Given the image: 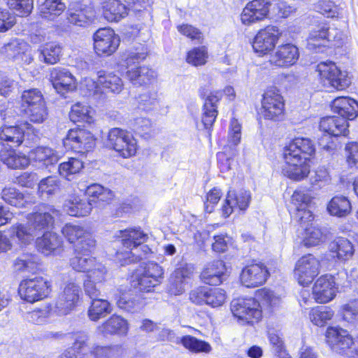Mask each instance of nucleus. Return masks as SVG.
<instances>
[{
	"instance_id": "nucleus-1",
	"label": "nucleus",
	"mask_w": 358,
	"mask_h": 358,
	"mask_svg": "<svg viewBox=\"0 0 358 358\" xmlns=\"http://www.w3.org/2000/svg\"><path fill=\"white\" fill-rule=\"evenodd\" d=\"M315 152V145L308 138L296 137L290 141L283 148L282 175L294 181L306 178L310 171V159Z\"/></svg>"
},
{
	"instance_id": "nucleus-2",
	"label": "nucleus",
	"mask_w": 358,
	"mask_h": 358,
	"mask_svg": "<svg viewBox=\"0 0 358 358\" xmlns=\"http://www.w3.org/2000/svg\"><path fill=\"white\" fill-rule=\"evenodd\" d=\"M280 303L278 296L264 288L257 291L254 299H234L231 303V310L240 324H253L261 320L263 311L270 313Z\"/></svg>"
},
{
	"instance_id": "nucleus-3",
	"label": "nucleus",
	"mask_w": 358,
	"mask_h": 358,
	"mask_svg": "<svg viewBox=\"0 0 358 358\" xmlns=\"http://www.w3.org/2000/svg\"><path fill=\"white\" fill-rule=\"evenodd\" d=\"M148 55V48L138 44L127 52L124 59L118 64V71L134 86L148 85L156 78V73L146 66H138Z\"/></svg>"
},
{
	"instance_id": "nucleus-4",
	"label": "nucleus",
	"mask_w": 358,
	"mask_h": 358,
	"mask_svg": "<svg viewBox=\"0 0 358 358\" xmlns=\"http://www.w3.org/2000/svg\"><path fill=\"white\" fill-rule=\"evenodd\" d=\"M57 212L55 209L42 206L37 211L27 215L26 224L19 223L10 229L13 236L22 244H29L34 238L45 230L49 229L53 224L54 216Z\"/></svg>"
},
{
	"instance_id": "nucleus-5",
	"label": "nucleus",
	"mask_w": 358,
	"mask_h": 358,
	"mask_svg": "<svg viewBox=\"0 0 358 358\" xmlns=\"http://www.w3.org/2000/svg\"><path fill=\"white\" fill-rule=\"evenodd\" d=\"M116 236L120 238L123 247L122 250L116 253V258L122 266L143 258L138 248L147 241L146 234L140 229H127L119 231Z\"/></svg>"
},
{
	"instance_id": "nucleus-6",
	"label": "nucleus",
	"mask_w": 358,
	"mask_h": 358,
	"mask_svg": "<svg viewBox=\"0 0 358 358\" xmlns=\"http://www.w3.org/2000/svg\"><path fill=\"white\" fill-rule=\"evenodd\" d=\"M82 85L89 92L99 99L103 98L108 93L119 94L124 87L122 78L113 72L100 71L98 72L97 80L85 78Z\"/></svg>"
},
{
	"instance_id": "nucleus-7",
	"label": "nucleus",
	"mask_w": 358,
	"mask_h": 358,
	"mask_svg": "<svg viewBox=\"0 0 358 358\" xmlns=\"http://www.w3.org/2000/svg\"><path fill=\"white\" fill-rule=\"evenodd\" d=\"M127 6L120 0H103L101 9L103 18L110 22H117L128 15L129 10L140 12L149 5L148 0H124Z\"/></svg>"
},
{
	"instance_id": "nucleus-8",
	"label": "nucleus",
	"mask_w": 358,
	"mask_h": 358,
	"mask_svg": "<svg viewBox=\"0 0 358 358\" xmlns=\"http://www.w3.org/2000/svg\"><path fill=\"white\" fill-rule=\"evenodd\" d=\"M164 273L163 268L158 264L148 262L132 275L131 285L141 292H150L162 282Z\"/></svg>"
},
{
	"instance_id": "nucleus-9",
	"label": "nucleus",
	"mask_w": 358,
	"mask_h": 358,
	"mask_svg": "<svg viewBox=\"0 0 358 358\" xmlns=\"http://www.w3.org/2000/svg\"><path fill=\"white\" fill-rule=\"evenodd\" d=\"M82 289L76 274L73 273L69 279L64 284L62 292L59 294L55 303L57 315H66L71 313L78 306Z\"/></svg>"
},
{
	"instance_id": "nucleus-10",
	"label": "nucleus",
	"mask_w": 358,
	"mask_h": 358,
	"mask_svg": "<svg viewBox=\"0 0 358 358\" xmlns=\"http://www.w3.org/2000/svg\"><path fill=\"white\" fill-rule=\"evenodd\" d=\"M107 144L123 158L135 156L139 148L138 141L132 134L117 127L109 130Z\"/></svg>"
},
{
	"instance_id": "nucleus-11",
	"label": "nucleus",
	"mask_w": 358,
	"mask_h": 358,
	"mask_svg": "<svg viewBox=\"0 0 358 358\" xmlns=\"http://www.w3.org/2000/svg\"><path fill=\"white\" fill-rule=\"evenodd\" d=\"M51 291V282L41 276L22 280L18 288V294L21 299L30 303L47 298Z\"/></svg>"
},
{
	"instance_id": "nucleus-12",
	"label": "nucleus",
	"mask_w": 358,
	"mask_h": 358,
	"mask_svg": "<svg viewBox=\"0 0 358 358\" xmlns=\"http://www.w3.org/2000/svg\"><path fill=\"white\" fill-rule=\"evenodd\" d=\"M316 71L324 85L342 90L351 84V77L348 72L341 70L334 62H320L317 64Z\"/></svg>"
},
{
	"instance_id": "nucleus-13",
	"label": "nucleus",
	"mask_w": 358,
	"mask_h": 358,
	"mask_svg": "<svg viewBox=\"0 0 358 358\" xmlns=\"http://www.w3.org/2000/svg\"><path fill=\"white\" fill-rule=\"evenodd\" d=\"M285 101L280 91L275 87L268 89L264 94L259 111L260 118L274 122L283 119Z\"/></svg>"
},
{
	"instance_id": "nucleus-14",
	"label": "nucleus",
	"mask_w": 358,
	"mask_h": 358,
	"mask_svg": "<svg viewBox=\"0 0 358 358\" xmlns=\"http://www.w3.org/2000/svg\"><path fill=\"white\" fill-rule=\"evenodd\" d=\"M241 139V124L237 120L233 119L231 120L229 128L228 143L224 146L223 151L217 155L218 166L221 172L224 173L231 170L234 162L233 157L236 155L235 147L240 143Z\"/></svg>"
},
{
	"instance_id": "nucleus-15",
	"label": "nucleus",
	"mask_w": 358,
	"mask_h": 358,
	"mask_svg": "<svg viewBox=\"0 0 358 358\" xmlns=\"http://www.w3.org/2000/svg\"><path fill=\"white\" fill-rule=\"evenodd\" d=\"M282 31L275 25L259 29L252 41L254 52L260 57L271 55L282 36Z\"/></svg>"
},
{
	"instance_id": "nucleus-16",
	"label": "nucleus",
	"mask_w": 358,
	"mask_h": 358,
	"mask_svg": "<svg viewBox=\"0 0 358 358\" xmlns=\"http://www.w3.org/2000/svg\"><path fill=\"white\" fill-rule=\"evenodd\" d=\"M62 232L68 241L75 243V253L80 254L94 250L96 241L92 234L83 227L66 224L63 227Z\"/></svg>"
},
{
	"instance_id": "nucleus-17",
	"label": "nucleus",
	"mask_w": 358,
	"mask_h": 358,
	"mask_svg": "<svg viewBox=\"0 0 358 358\" xmlns=\"http://www.w3.org/2000/svg\"><path fill=\"white\" fill-rule=\"evenodd\" d=\"M320 259L311 254L300 257L296 262L293 274L298 283L303 287L308 286L320 272Z\"/></svg>"
},
{
	"instance_id": "nucleus-18",
	"label": "nucleus",
	"mask_w": 358,
	"mask_h": 358,
	"mask_svg": "<svg viewBox=\"0 0 358 358\" xmlns=\"http://www.w3.org/2000/svg\"><path fill=\"white\" fill-rule=\"evenodd\" d=\"M93 48L99 57L114 54L120 44V38L111 28H100L93 34Z\"/></svg>"
},
{
	"instance_id": "nucleus-19",
	"label": "nucleus",
	"mask_w": 358,
	"mask_h": 358,
	"mask_svg": "<svg viewBox=\"0 0 358 358\" xmlns=\"http://www.w3.org/2000/svg\"><path fill=\"white\" fill-rule=\"evenodd\" d=\"M325 341L331 349L341 355L346 354L352 345H357L348 330L339 326H329L325 331Z\"/></svg>"
},
{
	"instance_id": "nucleus-20",
	"label": "nucleus",
	"mask_w": 358,
	"mask_h": 358,
	"mask_svg": "<svg viewBox=\"0 0 358 358\" xmlns=\"http://www.w3.org/2000/svg\"><path fill=\"white\" fill-rule=\"evenodd\" d=\"M63 144L66 149L76 152L85 154L94 148L95 138L89 131L83 129H73L69 131Z\"/></svg>"
},
{
	"instance_id": "nucleus-21",
	"label": "nucleus",
	"mask_w": 358,
	"mask_h": 358,
	"mask_svg": "<svg viewBox=\"0 0 358 358\" xmlns=\"http://www.w3.org/2000/svg\"><path fill=\"white\" fill-rule=\"evenodd\" d=\"M96 19V13L93 6L79 1H71L69 4L66 20L70 24L80 27H87Z\"/></svg>"
},
{
	"instance_id": "nucleus-22",
	"label": "nucleus",
	"mask_w": 358,
	"mask_h": 358,
	"mask_svg": "<svg viewBox=\"0 0 358 358\" xmlns=\"http://www.w3.org/2000/svg\"><path fill=\"white\" fill-rule=\"evenodd\" d=\"M271 2L268 0H252L248 3L241 14V21L246 26L262 21L268 15Z\"/></svg>"
},
{
	"instance_id": "nucleus-23",
	"label": "nucleus",
	"mask_w": 358,
	"mask_h": 358,
	"mask_svg": "<svg viewBox=\"0 0 358 358\" xmlns=\"http://www.w3.org/2000/svg\"><path fill=\"white\" fill-rule=\"evenodd\" d=\"M338 292V287L332 275H324L315 282L313 288V297L317 303H327L332 301Z\"/></svg>"
},
{
	"instance_id": "nucleus-24",
	"label": "nucleus",
	"mask_w": 358,
	"mask_h": 358,
	"mask_svg": "<svg viewBox=\"0 0 358 358\" xmlns=\"http://www.w3.org/2000/svg\"><path fill=\"white\" fill-rule=\"evenodd\" d=\"M311 196L303 190H295L291 197V208L299 223L313 222L314 216L308 209Z\"/></svg>"
},
{
	"instance_id": "nucleus-25",
	"label": "nucleus",
	"mask_w": 358,
	"mask_h": 358,
	"mask_svg": "<svg viewBox=\"0 0 358 358\" xmlns=\"http://www.w3.org/2000/svg\"><path fill=\"white\" fill-rule=\"evenodd\" d=\"M299 57L298 48L292 43L278 45L271 54L269 62L275 66L288 68L294 65Z\"/></svg>"
},
{
	"instance_id": "nucleus-26",
	"label": "nucleus",
	"mask_w": 358,
	"mask_h": 358,
	"mask_svg": "<svg viewBox=\"0 0 358 358\" xmlns=\"http://www.w3.org/2000/svg\"><path fill=\"white\" fill-rule=\"evenodd\" d=\"M251 194L249 191L241 189L237 192L229 191L222 206V217L227 218L236 210H245L250 203Z\"/></svg>"
},
{
	"instance_id": "nucleus-27",
	"label": "nucleus",
	"mask_w": 358,
	"mask_h": 358,
	"mask_svg": "<svg viewBox=\"0 0 358 358\" xmlns=\"http://www.w3.org/2000/svg\"><path fill=\"white\" fill-rule=\"evenodd\" d=\"M268 276V271L262 263L251 264L245 266L241 273V282L247 287L263 285Z\"/></svg>"
},
{
	"instance_id": "nucleus-28",
	"label": "nucleus",
	"mask_w": 358,
	"mask_h": 358,
	"mask_svg": "<svg viewBox=\"0 0 358 358\" xmlns=\"http://www.w3.org/2000/svg\"><path fill=\"white\" fill-rule=\"evenodd\" d=\"M50 80L55 90L61 94L73 92L77 87L76 78L66 69H52L50 71Z\"/></svg>"
},
{
	"instance_id": "nucleus-29",
	"label": "nucleus",
	"mask_w": 358,
	"mask_h": 358,
	"mask_svg": "<svg viewBox=\"0 0 358 358\" xmlns=\"http://www.w3.org/2000/svg\"><path fill=\"white\" fill-rule=\"evenodd\" d=\"M194 266L192 264H184L176 268L170 278L169 292L173 295H180L185 291V285L187 279L193 274Z\"/></svg>"
},
{
	"instance_id": "nucleus-30",
	"label": "nucleus",
	"mask_w": 358,
	"mask_h": 358,
	"mask_svg": "<svg viewBox=\"0 0 358 358\" xmlns=\"http://www.w3.org/2000/svg\"><path fill=\"white\" fill-rule=\"evenodd\" d=\"M128 321L118 315H113L97 327V332L104 336L117 335L124 336L129 331Z\"/></svg>"
},
{
	"instance_id": "nucleus-31",
	"label": "nucleus",
	"mask_w": 358,
	"mask_h": 358,
	"mask_svg": "<svg viewBox=\"0 0 358 358\" xmlns=\"http://www.w3.org/2000/svg\"><path fill=\"white\" fill-rule=\"evenodd\" d=\"M226 271L222 261L215 260L205 265L201 273V279L206 284L217 285L222 282Z\"/></svg>"
},
{
	"instance_id": "nucleus-32",
	"label": "nucleus",
	"mask_w": 358,
	"mask_h": 358,
	"mask_svg": "<svg viewBox=\"0 0 358 358\" xmlns=\"http://www.w3.org/2000/svg\"><path fill=\"white\" fill-rule=\"evenodd\" d=\"M329 27L327 24H320L313 29L309 34L308 38V46L310 49H314L320 46H324L326 43L331 41H339L341 35L332 36L329 31Z\"/></svg>"
},
{
	"instance_id": "nucleus-33",
	"label": "nucleus",
	"mask_w": 358,
	"mask_h": 358,
	"mask_svg": "<svg viewBox=\"0 0 358 358\" xmlns=\"http://www.w3.org/2000/svg\"><path fill=\"white\" fill-rule=\"evenodd\" d=\"M222 96L220 91H214L210 93L203 104L202 122L206 129L212 127L217 115V103Z\"/></svg>"
},
{
	"instance_id": "nucleus-34",
	"label": "nucleus",
	"mask_w": 358,
	"mask_h": 358,
	"mask_svg": "<svg viewBox=\"0 0 358 358\" xmlns=\"http://www.w3.org/2000/svg\"><path fill=\"white\" fill-rule=\"evenodd\" d=\"M320 129L331 136H346L348 133V121L339 116H329L321 119Z\"/></svg>"
},
{
	"instance_id": "nucleus-35",
	"label": "nucleus",
	"mask_w": 358,
	"mask_h": 358,
	"mask_svg": "<svg viewBox=\"0 0 358 358\" xmlns=\"http://www.w3.org/2000/svg\"><path fill=\"white\" fill-rule=\"evenodd\" d=\"M331 108L334 113L346 120H353L358 115V103L350 97L341 96L335 99Z\"/></svg>"
},
{
	"instance_id": "nucleus-36",
	"label": "nucleus",
	"mask_w": 358,
	"mask_h": 358,
	"mask_svg": "<svg viewBox=\"0 0 358 358\" xmlns=\"http://www.w3.org/2000/svg\"><path fill=\"white\" fill-rule=\"evenodd\" d=\"M29 158L41 167H48L56 164L60 156L52 148L48 146H38L29 152Z\"/></svg>"
},
{
	"instance_id": "nucleus-37",
	"label": "nucleus",
	"mask_w": 358,
	"mask_h": 358,
	"mask_svg": "<svg viewBox=\"0 0 358 358\" xmlns=\"http://www.w3.org/2000/svg\"><path fill=\"white\" fill-rule=\"evenodd\" d=\"M329 252L333 258L345 262L352 258L355 249L352 243L347 238H338L329 245Z\"/></svg>"
},
{
	"instance_id": "nucleus-38",
	"label": "nucleus",
	"mask_w": 358,
	"mask_h": 358,
	"mask_svg": "<svg viewBox=\"0 0 358 358\" xmlns=\"http://www.w3.org/2000/svg\"><path fill=\"white\" fill-rule=\"evenodd\" d=\"M1 161L10 169H24L30 162V158L21 152L13 149H3L0 152Z\"/></svg>"
},
{
	"instance_id": "nucleus-39",
	"label": "nucleus",
	"mask_w": 358,
	"mask_h": 358,
	"mask_svg": "<svg viewBox=\"0 0 358 358\" xmlns=\"http://www.w3.org/2000/svg\"><path fill=\"white\" fill-rule=\"evenodd\" d=\"M55 314H57L55 307L53 308L51 304L48 303L28 312L25 319L33 324L43 325L47 324Z\"/></svg>"
},
{
	"instance_id": "nucleus-40",
	"label": "nucleus",
	"mask_w": 358,
	"mask_h": 358,
	"mask_svg": "<svg viewBox=\"0 0 358 358\" xmlns=\"http://www.w3.org/2000/svg\"><path fill=\"white\" fill-rule=\"evenodd\" d=\"M92 208L90 201L73 196L64 204V210L71 216L83 217L88 215Z\"/></svg>"
},
{
	"instance_id": "nucleus-41",
	"label": "nucleus",
	"mask_w": 358,
	"mask_h": 358,
	"mask_svg": "<svg viewBox=\"0 0 358 358\" xmlns=\"http://www.w3.org/2000/svg\"><path fill=\"white\" fill-rule=\"evenodd\" d=\"M38 51L39 52V59L49 65L57 64L62 55V48L56 42H49L41 45Z\"/></svg>"
},
{
	"instance_id": "nucleus-42",
	"label": "nucleus",
	"mask_w": 358,
	"mask_h": 358,
	"mask_svg": "<svg viewBox=\"0 0 358 358\" xmlns=\"http://www.w3.org/2000/svg\"><path fill=\"white\" fill-rule=\"evenodd\" d=\"M95 111L87 104L78 102L71 106L69 117L73 122L92 124L94 121Z\"/></svg>"
},
{
	"instance_id": "nucleus-43",
	"label": "nucleus",
	"mask_w": 358,
	"mask_h": 358,
	"mask_svg": "<svg viewBox=\"0 0 358 358\" xmlns=\"http://www.w3.org/2000/svg\"><path fill=\"white\" fill-rule=\"evenodd\" d=\"M66 8L62 0H45L39 6V14L43 19L55 20Z\"/></svg>"
},
{
	"instance_id": "nucleus-44",
	"label": "nucleus",
	"mask_w": 358,
	"mask_h": 358,
	"mask_svg": "<svg viewBox=\"0 0 358 358\" xmlns=\"http://www.w3.org/2000/svg\"><path fill=\"white\" fill-rule=\"evenodd\" d=\"M62 243L61 238L57 234L48 231L37 239L36 246L41 252L45 255H49L59 249Z\"/></svg>"
},
{
	"instance_id": "nucleus-45",
	"label": "nucleus",
	"mask_w": 358,
	"mask_h": 358,
	"mask_svg": "<svg viewBox=\"0 0 358 358\" xmlns=\"http://www.w3.org/2000/svg\"><path fill=\"white\" fill-rule=\"evenodd\" d=\"M328 213L338 217H344L348 215L352 210L351 203L349 199L343 196L333 197L327 204Z\"/></svg>"
},
{
	"instance_id": "nucleus-46",
	"label": "nucleus",
	"mask_w": 358,
	"mask_h": 358,
	"mask_svg": "<svg viewBox=\"0 0 358 358\" xmlns=\"http://www.w3.org/2000/svg\"><path fill=\"white\" fill-rule=\"evenodd\" d=\"M303 229L302 241L305 246L313 247L320 245L324 241V235L320 229L314 226L312 222L308 223H299Z\"/></svg>"
},
{
	"instance_id": "nucleus-47",
	"label": "nucleus",
	"mask_w": 358,
	"mask_h": 358,
	"mask_svg": "<svg viewBox=\"0 0 358 358\" xmlns=\"http://www.w3.org/2000/svg\"><path fill=\"white\" fill-rule=\"evenodd\" d=\"M24 136V129L19 126L3 125L0 127V142L10 143L15 146L20 145Z\"/></svg>"
},
{
	"instance_id": "nucleus-48",
	"label": "nucleus",
	"mask_w": 358,
	"mask_h": 358,
	"mask_svg": "<svg viewBox=\"0 0 358 358\" xmlns=\"http://www.w3.org/2000/svg\"><path fill=\"white\" fill-rule=\"evenodd\" d=\"M111 312V305L107 300L94 299L88 308L87 316L90 320L96 322Z\"/></svg>"
},
{
	"instance_id": "nucleus-49",
	"label": "nucleus",
	"mask_w": 358,
	"mask_h": 358,
	"mask_svg": "<svg viewBox=\"0 0 358 358\" xmlns=\"http://www.w3.org/2000/svg\"><path fill=\"white\" fill-rule=\"evenodd\" d=\"M334 311L329 306H315L309 312V319L315 326L324 327L334 316Z\"/></svg>"
},
{
	"instance_id": "nucleus-50",
	"label": "nucleus",
	"mask_w": 358,
	"mask_h": 358,
	"mask_svg": "<svg viewBox=\"0 0 358 358\" xmlns=\"http://www.w3.org/2000/svg\"><path fill=\"white\" fill-rule=\"evenodd\" d=\"M117 305L120 309L133 313L143 309L145 303L142 299L136 295L124 293L117 299Z\"/></svg>"
},
{
	"instance_id": "nucleus-51",
	"label": "nucleus",
	"mask_w": 358,
	"mask_h": 358,
	"mask_svg": "<svg viewBox=\"0 0 358 358\" xmlns=\"http://www.w3.org/2000/svg\"><path fill=\"white\" fill-rule=\"evenodd\" d=\"M85 194L89 196L88 201H90L91 203L96 201L108 203L114 196L111 190L97 183L89 185L85 190Z\"/></svg>"
},
{
	"instance_id": "nucleus-52",
	"label": "nucleus",
	"mask_w": 358,
	"mask_h": 358,
	"mask_svg": "<svg viewBox=\"0 0 358 358\" xmlns=\"http://www.w3.org/2000/svg\"><path fill=\"white\" fill-rule=\"evenodd\" d=\"M83 167L84 165L82 160L71 157L66 162L59 164L58 171L60 176L68 180H71L74 176L79 173Z\"/></svg>"
},
{
	"instance_id": "nucleus-53",
	"label": "nucleus",
	"mask_w": 358,
	"mask_h": 358,
	"mask_svg": "<svg viewBox=\"0 0 358 358\" xmlns=\"http://www.w3.org/2000/svg\"><path fill=\"white\" fill-rule=\"evenodd\" d=\"M183 347L194 353H210L212 351L210 344L192 336H185L180 338Z\"/></svg>"
},
{
	"instance_id": "nucleus-54",
	"label": "nucleus",
	"mask_w": 358,
	"mask_h": 358,
	"mask_svg": "<svg viewBox=\"0 0 358 358\" xmlns=\"http://www.w3.org/2000/svg\"><path fill=\"white\" fill-rule=\"evenodd\" d=\"M92 252L87 251L80 254L76 253V257L70 259V265L72 268L78 272L87 273L96 262L94 257L90 255Z\"/></svg>"
},
{
	"instance_id": "nucleus-55",
	"label": "nucleus",
	"mask_w": 358,
	"mask_h": 358,
	"mask_svg": "<svg viewBox=\"0 0 358 358\" xmlns=\"http://www.w3.org/2000/svg\"><path fill=\"white\" fill-rule=\"evenodd\" d=\"M60 181L55 176L42 179L38 185V192L41 197H48L56 194L59 189Z\"/></svg>"
},
{
	"instance_id": "nucleus-56",
	"label": "nucleus",
	"mask_w": 358,
	"mask_h": 358,
	"mask_svg": "<svg viewBox=\"0 0 358 358\" xmlns=\"http://www.w3.org/2000/svg\"><path fill=\"white\" fill-rule=\"evenodd\" d=\"M13 266L16 271L33 273L38 269V258L32 255L24 254L15 259Z\"/></svg>"
},
{
	"instance_id": "nucleus-57",
	"label": "nucleus",
	"mask_w": 358,
	"mask_h": 358,
	"mask_svg": "<svg viewBox=\"0 0 358 358\" xmlns=\"http://www.w3.org/2000/svg\"><path fill=\"white\" fill-rule=\"evenodd\" d=\"M343 321L355 324L358 321V299H352L343 304L339 310Z\"/></svg>"
},
{
	"instance_id": "nucleus-58",
	"label": "nucleus",
	"mask_w": 358,
	"mask_h": 358,
	"mask_svg": "<svg viewBox=\"0 0 358 358\" xmlns=\"http://www.w3.org/2000/svg\"><path fill=\"white\" fill-rule=\"evenodd\" d=\"M138 107L145 111L156 110L159 107V99L156 91H148L141 94L138 98Z\"/></svg>"
},
{
	"instance_id": "nucleus-59",
	"label": "nucleus",
	"mask_w": 358,
	"mask_h": 358,
	"mask_svg": "<svg viewBox=\"0 0 358 358\" xmlns=\"http://www.w3.org/2000/svg\"><path fill=\"white\" fill-rule=\"evenodd\" d=\"M208 58V49L206 46L193 48L187 52L186 62L194 66H203Z\"/></svg>"
},
{
	"instance_id": "nucleus-60",
	"label": "nucleus",
	"mask_w": 358,
	"mask_h": 358,
	"mask_svg": "<svg viewBox=\"0 0 358 358\" xmlns=\"http://www.w3.org/2000/svg\"><path fill=\"white\" fill-rule=\"evenodd\" d=\"M2 199L11 206L24 207L27 203L24 196L13 187L5 188L2 191Z\"/></svg>"
},
{
	"instance_id": "nucleus-61",
	"label": "nucleus",
	"mask_w": 358,
	"mask_h": 358,
	"mask_svg": "<svg viewBox=\"0 0 358 358\" xmlns=\"http://www.w3.org/2000/svg\"><path fill=\"white\" fill-rule=\"evenodd\" d=\"M21 99L22 105L24 109L38 106V104L40 105V103L45 102L41 92L38 89L24 90L22 92Z\"/></svg>"
},
{
	"instance_id": "nucleus-62",
	"label": "nucleus",
	"mask_w": 358,
	"mask_h": 358,
	"mask_svg": "<svg viewBox=\"0 0 358 358\" xmlns=\"http://www.w3.org/2000/svg\"><path fill=\"white\" fill-rule=\"evenodd\" d=\"M27 48V43L23 41L13 39L1 48V52L8 58L17 59L22 50Z\"/></svg>"
},
{
	"instance_id": "nucleus-63",
	"label": "nucleus",
	"mask_w": 358,
	"mask_h": 358,
	"mask_svg": "<svg viewBox=\"0 0 358 358\" xmlns=\"http://www.w3.org/2000/svg\"><path fill=\"white\" fill-rule=\"evenodd\" d=\"M268 338L275 352V358H291L285 349L283 341L278 332L268 331Z\"/></svg>"
},
{
	"instance_id": "nucleus-64",
	"label": "nucleus",
	"mask_w": 358,
	"mask_h": 358,
	"mask_svg": "<svg viewBox=\"0 0 358 358\" xmlns=\"http://www.w3.org/2000/svg\"><path fill=\"white\" fill-rule=\"evenodd\" d=\"M29 120L34 123H43L48 117V108L45 102L38 104V106L26 108L24 109Z\"/></svg>"
}]
</instances>
